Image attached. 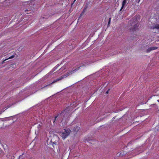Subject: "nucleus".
<instances>
[{
    "mask_svg": "<svg viewBox=\"0 0 159 159\" xmlns=\"http://www.w3.org/2000/svg\"><path fill=\"white\" fill-rule=\"evenodd\" d=\"M129 23L130 24L131 26L130 28V30L132 31H136L139 27L138 20L136 16L134 17L129 21Z\"/></svg>",
    "mask_w": 159,
    "mask_h": 159,
    "instance_id": "f257e3e1",
    "label": "nucleus"
},
{
    "mask_svg": "<svg viewBox=\"0 0 159 159\" xmlns=\"http://www.w3.org/2000/svg\"><path fill=\"white\" fill-rule=\"evenodd\" d=\"M63 131L60 132L59 133L62 139H64L70 133V130H63Z\"/></svg>",
    "mask_w": 159,
    "mask_h": 159,
    "instance_id": "f03ea898",
    "label": "nucleus"
},
{
    "mask_svg": "<svg viewBox=\"0 0 159 159\" xmlns=\"http://www.w3.org/2000/svg\"><path fill=\"white\" fill-rule=\"evenodd\" d=\"M58 138L57 136H55L52 139L51 142L52 143L54 144H56L58 141Z\"/></svg>",
    "mask_w": 159,
    "mask_h": 159,
    "instance_id": "7ed1b4c3",
    "label": "nucleus"
},
{
    "mask_svg": "<svg viewBox=\"0 0 159 159\" xmlns=\"http://www.w3.org/2000/svg\"><path fill=\"white\" fill-rule=\"evenodd\" d=\"M81 66H75V67H76V68L75 69V68H73V69L72 71H71V73H73L74 72H76V71H77V70H79L80 67Z\"/></svg>",
    "mask_w": 159,
    "mask_h": 159,
    "instance_id": "20e7f679",
    "label": "nucleus"
},
{
    "mask_svg": "<svg viewBox=\"0 0 159 159\" xmlns=\"http://www.w3.org/2000/svg\"><path fill=\"white\" fill-rule=\"evenodd\" d=\"M126 2H127L126 0H123V1L122 2V7L120 10V11H121L123 9V8L125 5V4L126 3Z\"/></svg>",
    "mask_w": 159,
    "mask_h": 159,
    "instance_id": "39448f33",
    "label": "nucleus"
},
{
    "mask_svg": "<svg viewBox=\"0 0 159 159\" xmlns=\"http://www.w3.org/2000/svg\"><path fill=\"white\" fill-rule=\"evenodd\" d=\"M87 7H88V5H87L85 6L84 8V10H83V11L81 13V14L80 15V17H81V16H83V15L84 14V13L85 12Z\"/></svg>",
    "mask_w": 159,
    "mask_h": 159,
    "instance_id": "423d86ee",
    "label": "nucleus"
},
{
    "mask_svg": "<svg viewBox=\"0 0 159 159\" xmlns=\"http://www.w3.org/2000/svg\"><path fill=\"white\" fill-rule=\"evenodd\" d=\"M151 28L152 29H159V24H155L151 27Z\"/></svg>",
    "mask_w": 159,
    "mask_h": 159,
    "instance_id": "0eeeda50",
    "label": "nucleus"
},
{
    "mask_svg": "<svg viewBox=\"0 0 159 159\" xmlns=\"http://www.w3.org/2000/svg\"><path fill=\"white\" fill-rule=\"evenodd\" d=\"M15 56L13 55H12V56L9 57H8V58L7 59H6L4 60H3V61L2 62V64H3L4 63V62L7 60L8 59H11V58H14V57Z\"/></svg>",
    "mask_w": 159,
    "mask_h": 159,
    "instance_id": "6e6552de",
    "label": "nucleus"
},
{
    "mask_svg": "<svg viewBox=\"0 0 159 159\" xmlns=\"http://www.w3.org/2000/svg\"><path fill=\"white\" fill-rule=\"evenodd\" d=\"M80 125L79 124H77L76 127H75L74 128V129H80Z\"/></svg>",
    "mask_w": 159,
    "mask_h": 159,
    "instance_id": "1a4fd4ad",
    "label": "nucleus"
},
{
    "mask_svg": "<svg viewBox=\"0 0 159 159\" xmlns=\"http://www.w3.org/2000/svg\"><path fill=\"white\" fill-rule=\"evenodd\" d=\"M126 154V152L124 151H122L120 152L119 155L121 156H123L124 155H125Z\"/></svg>",
    "mask_w": 159,
    "mask_h": 159,
    "instance_id": "9d476101",
    "label": "nucleus"
},
{
    "mask_svg": "<svg viewBox=\"0 0 159 159\" xmlns=\"http://www.w3.org/2000/svg\"><path fill=\"white\" fill-rule=\"evenodd\" d=\"M4 155V153L0 148V157H2Z\"/></svg>",
    "mask_w": 159,
    "mask_h": 159,
    "instance_id": "9b49d317",
    "label": "nucleus"
},
{
    "mask_svg": "<svg viewBox=\"0 0 159 159\" xmlns=\"http://www.w3.org/2000/svg\"><path fill=\"white\" fill-rule=\"evenodd\" d=\"M111 20V18L110 17L108 19V23L107 25V27H108L110 26V23Z\"/></svg>",
    "mask_w": 159,
    "mask_h": 159,
    "instance_id": "f8f14e48",
    "label": "nucleus"
},
{
    "mask_svg": "<svg viewBox=\"0 0 159 159\" xmlns=\"http://www.w3.org/2000/svg\"><path fill=\"white\" fill-rule=\"evenodd\" d=\"M34 125L37 126V128L38 129H39L40 128L41 125L40 124H38V123H36Z\"/></svg>",
    "mask_w": 159,
    "mask_h": 159,
    "instance_id": "ddd939ff",
    "label": "nucleus"
},
{
    "mask_svg": "<svg viewBox=\"0 0 159 159\" xmlns=\"http://www.w3.org/2000/svg\"><path fill=\"white\" fill-rule=\"evenodd\" d=\"M152 50H155L157 49L158 48L157 47H150Z\"/></svg>",
    "mask_w": 159,
    "mask_h": 159,
    "instance_id": "4468645a",
    "label": "nucleus"
},
{
    "mask_svg": "<svg viewBox=\"0 0 159 159\" xmlns=\"http://www.w3.org/2000/svg\"><path fill=\"white\" fill-rule=\"evenodd\" d=\"M152 51V49L150 47L149 48H148L147 50H146V52H150L151 51Z\"/></svg>",
    "mask_w": 159,
    "mask_h": 159,
    "instance_id": "2eb2a0df",
    "label": "nucleus"
},
{
    "mask_svg": "<svg viewBox=\"0 0 159 159\" xmlns=\"http://www.w3.org/2000/svg\"><path fill=\"white\" fill-rule=\"evenodd\" d=\"M89 142L90 143H93V142L94 141V140H92V139H89V140H88Z\"/></svg>",
    "mask_w": 159,
    "mask_h": 159,
    "instance_id": "dca6fc26",
    "label": "nucleus"
},
{
    "mask_svg": "<svg viewBox=\"0 0 159 159\" xmlns=\"http://www.w3.org/2000/svg\"><path fill=\"white\" fill-rule=\"evenodd\" d=\"M61 79H57L55 81H53V82L52 83H55V82H57V81H59V80H60Z\"/></svg>",
    "mask_w": 159,
    "mask_h": 159,
    "instance_id": "f3484780",
    "label": "nucleus"
},
{
    "mask_svg": "<svg viewBox=\"0 0 159 159\" xmlns=\"http://www.w3.org/2000/svg\"><path fill=\"white\" fill-rule=\"evenodd\" d=\"M58 116V115L57 116H55V117L54 118V120L53 121V123H54L55 122V120H56V119L57 118V117Z\"/></svg>",
    "mask_w": 159,
    "mask_h": 159,
    "instance_id": "a211bd4d",
    "label": "nucleus"
},
{
    "mask_svg": "<svg viewBox=\"0 0 159 159\" xmlns=\"http://www.w3.org/2000/svg\"><path fill=\"white\" fill-rule=\"evenodd\" d=\"M65 110H63V111L61 112V113L60 114V115H61V114H62V113H63L65 112Z\"/></svg>",
    "mask_w": 159,
    "mask_h": 159,
    "instance_id": "6ab92c4d",
    "label": "nucleus"
},
{
    "mask_svg": "<svg viewBox=\"0 0 159 159\" xmlns=\"http://www.w3.org/2000/svg\"><path fill=\"white\" fill-rule=\"evenodd\" d=\"M109 89L107 91H106V94H107L108 93V92H109Z\"/></svg>",
    "mask_w": 159,
    "mask_h": 159,
    "instance_id": "aec40b11",
    "label": "nucleus"
},
{
    "mask_svg": "<svg viewBox=\"0 0 159 159\" xmlns=\"http://www.w3.org/2000/svg\"><path fill=\"white\" fill-rule=\"evenodd\" d=\"M22 156V155H20L19 156L18 159H20Z\"/></svg>",
    "mask_w": 159,
    "mask_h": 159,
    "instance_id": "412c9836",
    "label": "nucleus"
},
{
    "mask_svg": "<svg viewBox=\"0 0 159 159\" xmlns=\"http://www.w3.org/2000/svg\"><path fill=\"white\" fill-rule=\"evenodd\" d=\"M28 11V10H26L25 11V12L26 13H29L27 12V11Z\"/></svg>",
    "mask_w": 159,
    "mask_h": 159,
    "instance_id": "4be33fe9",
    "label": "nucleus"
},
{
    "mask_svg": "<svg viewBox=\"0 0 159 159\" xmlns=\"http://www.w3.org/2000/svg\"><path fill=\"white\" fill-rule=\"evenodd\" d=\"M2 111L0 112V115L2 113Z\"/></svg>",
    "mask_w": 159,
    "mask_h": 159,
    "instance_id": "5701e85b",
    "label": "nucleus"
},
{
    "mask_svg": "<svg viewBox=\"0 0 159 159\" xmlns=\"http://www.w3.org/2000/svg\"><path fill=\"white\" fill-rule=\"evenodd\" d=\"M157 101H158V102H159V100H157Z\"/></svg>",
    "mask_w": 159,
    "mask_h": 159,
    "instance_id": "b1692460",
    "label": "nucleus"
},
{
    "mask_svg": "<svg viewBox=\"0 0 159 159\" xmlns=\"http://www.w3.org/2000/svg\"><path fill=\"white\" fill-rule=\"evenodd\" d=\"M76 0H74V2H75Z\"/></svg>",
    "mask_w": 159,
    "mask_h": 159,
    "instance_id": "393cba45",
    "label": "nucleus"
}]
</instances>
